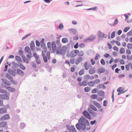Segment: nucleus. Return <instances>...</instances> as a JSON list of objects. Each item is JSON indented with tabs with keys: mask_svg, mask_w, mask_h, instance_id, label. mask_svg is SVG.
<instances>
[{
	"mask_svg": "<svg viewBox=\"0 0 132 132\" xmlns=\"http://www.w3.org/2000/svg\"><path fill=\"white\" fill-rule=\"evenodd\" d=\"M56 43L57 45L56 50L55 52L57 54H64L66 52V47L65 46H62L61 43L60 42L59 40L56 41Z\"/></svg>",
	"mask_w": 132,
	"mask_h": 132,
	"instance_id": "nucleus-1",
	"label": "nucleus"
},
{
	"mask_svg": "<svg viewBox=\"0 0 132 132\" xmlns=\"http://www.w3.org/2000/svg\"><path fill=\"white\" fill-rule=\"evenodd\" d=\"M79 122L83 127L82 128L83 130H85L86 126H89V122L87 119L83 116L81 117L79 120Z\"/></svg>",
	"mask_w": 132,
	"mask_h": 132,
	"instance_id": "nucleus-2",
	"label": "nucleus"
},
{
	"mask_svg": "<svg viewBox=\"0 0 132 132\" xmlns=\"http://www.w3.org/2000/svg\"><path fill=\"white\" fill-rule=\"evenodd\" d=\"M47 51L46 48H44V50L42 51V55L43 57L44 61L45 62H47V58L49 59V57L50 56V52L49 51L47 52L46 53V56L45 55V54L46 53Z\"/></svg>",
	"mask_w": 132,
	"mask_h": 132,
	"instance_id": "nucleus-3",
	"label": "nucleus"
},
{
	"mask_svg": "<svg viewBox=\"0 0 132 132\" xmlns=\"http://www.w3.org/2000/svg\"><path fill=\"white\" fill-rule=\"evenodd\" d=\"M79 52V50H73L70 52L69 56L71 57H73L76 56Z\"/></svg>",
	"mask_w": 132,
	"mask_h": 132,
	"instance_id": "nucleus-4",
	"label": "nucleus"
},
{
	"mask_svg": "<svg viewBox=\"0 0 132 132\" xmlns=\"http://www.w3.org/2000/svg\"><path fill=\"white\" fill-rule=\"evenodd\" d=\"M51 46L52 51L53 52H55L56 50L57 47L54 42H53L51 43Z\"/></svg>",
	"mask_w": 132,
	"mask_h": 132,
	"instance_id": "nucleus-5",
	"label": "nucleus"
},
{
	"mask_svg": "<svg viewBox=\"0 0 132 132\" xmlns=\"http://www.w3.org/2000/svg\"><path fill=\"white\" fill-rule=\"evenodd\" d=\"M7 123L5 121H3L0 122V128H3L6 127L8 128L7 126Z\"/></svg>",
	"mask_w": 132,
	"mask_h": 132,
	"instance_id": "nucleus-6",
	"label": "nucleus"
},
{
	"mask_svg": "<svg viewBox=\"0 0 132 132\" xmlns=\"http://www.w3.org/2000/svg\"><path fill=\"white\" fill-rule=\"evenodd\" d=\"M10 118V116L9 114H7L4 115L0 118L1 121H4L7 120Z\"/></svg>",
	"mask_w": 132,
	"mask_h": 132,
	"instance_id": "nucleus-7",
	"label": "nucleus"
},
{
	"mask_svg": "<svg viewBox=\"0 0 132 132\" xmlns=\"http://www.w3.org/2000/svg\"><path fill=\"white\" fill-rule=\"evenodd\" d=\"M83 114L87 118L91 119V117L89 114L86 110H84L83 112Z\"/></svg>",
	"mask_w": 132,
	"mask_h": 132,
	"instance_id": "nucleus-8",
	"label": "nucleus"
},
{
	"mask_svg": "<svg viewBox=\"0 0 132 132\" xmlns=\"http://www.w3.org/2000/svg\"><path fill=\"white\" fill-rule=\"evenodd\" d=\"M1 80L3 83L5 85L7 86H10V85L11 84L9 82L7 81V79H5L4 78L1 79Z\"/></svg>",
	"mask_w": 132,
	"mask_h": 132,
	"instance_id": "nucleus-9",
	"label": "nucleus"
},
{
	"mask_svg": "<svg viewBox=\"0 0 132 132\" xmlns=\"http://www.w3.org/2000/svg\"><path fill=\"white\" fill-rule=\"evenodd\" d=\"M76 126L77 129L79 130L81 129L83 130H85L82 129V128H83V127L80 123H79V124L78 123L76 124Z\"/></svg>",
	"mask_w": 132,
	"mask_h": 132,
	"instance_id": "nucleus-10",
	"label": "nucleus"
},
{
	"mask_svg": "<svg viewBox=\"0 0 132 132\" xmlns=\"http://www.w3.org/2000/svg\"><path fill=\"white\" fill-rule=\"evenodd\" d=\"M7 112V109L5 108H0V113L4 114Z\"/></svg>",
	"mask_w": 132,
	"mask_h": 132,
	"instance_id": "nucleus-11",
	"label": "nucleus"
},
{
	"mask_svg": "<svg viewBox=\"0 0 132 132\" xmlns=\"http://www.w3.org/2000/svg\"><path fill=\"white\" fill-rule=\"evenodd\" d=\"M24 51L27 53L31 54V52L30 48L28 46H26L25 48Z\"/></svg>",
	"mask_w": 132,
	"mask_h": 132,
	"instance_id": "nucleus-12",
	"label": "nucleus"
},
{
	"mask_svg": "<svg viewBox=\"0 0 132 132\" xmlns=\"http://www.w3.org/2000/svg\"><path fill=\"white\" fill-rule=\"evenodd\" d=\"M30 47L31 50L32 51H34L35 50V44L34 42L32 41L31 42Z\"/></svg>",
	"mask_w": 132,
	"mask_h": 132,
	"instance_id": "nucleus-13",
	"label": "nucleus"
},
{
	"mask_svg": "<svg viewBox=\"0 0 132 132\" xmlns=\"http://www.w3.org/2000/svg\"><path fill=\"white\" fill-rule=\"evenodd\" d=\"M83 59L82 57H80L78 58L76 61L75 63L76 64H78Z\"/></svg>",
	"mask_w": 132,
	"mask_h": 132,
	"instance_id": "nucleus-14",
	"label": "nucleus"
},
{
	"mask_svg": "<svg viewBox=\"0 0 132 132\" xmlns=\"http://www.w3.org/2000/svg\"><path fill=\"white\" fill-rule=\"evenodd\" d=\"M70 131H71L72 132H77V130L75 128L74 126H71L70 127V128L68 129Z\"/></svg>",
	"mask_w": 132,
	"mask_h": 132,
	"instance_id": "nucleus-15",
	"label": "nucleus"
},
{
	"mask_svg": "<svg viewBox=\"0 0 132 132\" xmlns=\"http://www.w3.org/2000/svg\"><path fill=\"white\" fill-rule=\"evenodd\" d=\"M6 88L9 91L12 92H14L15 90V89L12 87H6Z\"/></svg>",
	"mask_w": 132,
	"mask_h": 132,
	"instance_id": "nucleus-16",
	"label": "nucleus"
},
{
	"mask_svg": "<svg viewBox=\"0 0 132 132\" xmlns=\"http://www.w3.org/2000/svg\"><path fill=\"white\" fill-rule=\"evenodd\" d=\"M17 72L21 76H22L23 75V72L21 70L18 69H17Z\"/></svg>",
	"mask_w": 132,
	"mask_h": 132,
	"instance_id": "nucleus-17",
	"label": "nucleus"
},
{
	"mask_svg": "<svg viewBox=\"0 0 132 132\" xmlns=\"http://www.w3.org/2000/svg\"><path fill=\"white\" fill-rule=\"evenodd\" d=\"M10 82H12V83L13 84L15 85L17 84V82L16 81L13 80V77H12L10 76Z\"/></svg>",
	"mask_w": 132,
	"mask_h": 132,
	"instance_id": "nucleus-18",
	"label": "nucleus"
},
{
	"mask_svg": "<svg viewBox=\"0 0 132 132\" xmlns=\"http://www.w3.org/2000/svg\"><path fill=\"white\" fill-rule=\"evenodd\" d=\"M93 104L95 105L97 107L100 108L101 107V105L100 104L97 102L94 101L93 102Z\"/></svg>",
	"mask_w": 132,
	"mask_h": 132,
	"instance_id": "nucleus-19",
	"label": "nucleus"
},
{
	"mask_svg": "<svg viewBox=\"0 0 132 132\" xmlns=\"http://www.w3.org/2000/svg\"><path fill=\"white\" fill-rule=\"evenodd\" d=\"M85 68L86 70H88L89 68V66L87 62H85L84 64Z\"/></svg>",
	"mask_w": 132,
	"mask_h": 132,
	"instance_id": "nucleus-20",
	"label": "nucleus"
},
{
	"mask_svg": "<svg viewBox=\"0 0 132 132\" xmlns=\"http://www.w3.org/2000/svg\"><path fill=\"white\" fill-rule=\"evenodd\" d=\"M104 92L103 91L100 90L99 91L98 93V95L100 96H103L104 95Z\"/></svg>",
	"mask_w": 132,
	"mask_h": 132,
	"instance_id": "nucleus-21",
	"label": "nucleus"
},
{
	"mask_svg": "<svg viewBox=\"0 0 132 132\" xmlns=\"http://www.w3.org/2000/svg\"><path fill=\"white\" fill-rule=\"evenodd\" d=\"M105 69L104 68H103L99 69L98 70V72L100 73H103L105 72Z\"/></svg>",
	"mask_w": 132,
	"mask_h": 132,
	"instance_id": "nucleus-22",
	"label": "nucleus"
},
{
	"mask_svg": "<svg viewBox=\"0 0 132 132\" xmlns=\"http://www.w3.org/2000/svg\"><path fill=\"white\" fill-rule=\"evenodd\" d=\"M62 41L63 43H66L68 42V40L66 38H64L62 39Z\"/></svg>",
	"mask_w": 132,
	"mask_h": 132,
	"instance_id": "nucleus-23",
	"label": "nucleus"
},
{
	"mask_svg": "<svg viewBox=\"0 0 132 132\" xmlns=\"http://www.w3.org/2000/svg\"><path fill=\"white\" fill-rule=\"evenodd\" d=\"M22 59L23 61L24 62L27 63H28L29 61L28 59L25 56H22Z\"/></svg>",
	"mask_w": 132,
	"mask_h": 132,
	"instance_id": "nucleus-24",
	"label": "nucleus"
},
{
	"mask_svg": "<svg viewBox=\"0 0 132 132\" xmlns=\"http://www.w3.org/2000/svg\"><path fill=\"white\" fill-rule=\"evenodd\" d=\"M16 60L19 62H21L22 61L21 58L18 56H16L15 57Z\"/></svg>",
	"mask_w": 132,
	"mask_h": 132,
	"instance_id": "nucleus-25",
	"label": "nucleus"
},
{
	"mask_svg": "<svg viewBox=\"0 0 132 132\" xmlns=\"http://www.w3.org/2000/svg\"><path fill=\"white\" fill-rule=\"evenodd\" d=\"M98 88H95L93 89L91 91V92L92 93H96L97 92L98 90Z\"/></svg>",
	"mask_w": 132,
	"mask_h": 132,
	"instance_id": "nucleus-26",
	"label": "nucleus"
},
{
	"mask_svg": "<svg viewBox=\"0 0 132 132\" xmlns=\"http://www.w3.org/2000/svg\"><path fill=\"white\" fill-rule=\"evenodd\" d=\"M78 53V56L79 57H81L84 54V52L82 51H81L80 52L79 51Z\"/></svg>",
	"mask_w": 132,
	"mask_h": 132,
	"instance_id": "nucleus-27",
	"label": "nucleus"
},
{
	"mask_svg": "<svg viewBox=\"0 0 132 132\" xmlns=\"http://www.w3.org/2000/svg\"><path fill=\"white\" fill-rule=\"evenodd\" d=\"M84 69H81L80 70L79 72V75L81 76L84 74Z\"/></svg>",
	"mask_w": 132,
	"mask_h": 132,
	"instance_id": "nucleus-28",
	"label": "nucleus"
},
{
	"mask_svg": "<svg viewBox=\"0 0 132 132\" xmlns=\"http://www.w3.org/2000/svg\"><path fill=\"white\" fill-rule=\"evenodd\" d=\"M90 78V76L88 75H87L85 77L84 79L85 81H87Z\"/></svg>",
	"mask_w": 132,
	"mask_h": 132,
	"instance_id": "nucleus-29",
	"label": "nucleus"
},
{
	"mask_svg": "<svg viewBox=\"0 0 132 132\" xmlns=\"http://www.w3.org/2000/svg\"><path fill=\"white\" fill-rule=\"evenodd\" d=\"M125 49L123 48H120V53L121 54H123L125 52Z\"/></svg>",
	"mask_w": 132,
	"mask_h": 132,
	"instance_id": "nucleus-30",
	"label": "nucleus"
},
{
	"mask_svg": "<svg viewBox=\"0 0 132 132\" xmlns=\"http://www.w3.org/2000/svg\"><path fill=\"white\" fill-rule=\"evenodd\" d=\"M122 87H120L117 90V91L118 92H123V90L122 89Z\"/></svg>",
	"mask_w": 132,
	"mask_h": 132,
	"instance_id": "nucleus-31",
	"label": "nucleus"
},
{
	"mask_svg": "<svg viewBox=\"0 0 132 132\" xmlns=\"http://www.w3.org/2000/svg\"><path fill=\"white\" fill-rule=\"evenodd\" d=\"M130 65L129 63L125 65L126 69L127 70H129L130 69Z\"/></svg>",
	"mask_w": 132,
	"mask_h": 132,
	"instance_id": "nucleus-32",
	"label": "nucleus"
},
{
	"mask_svg": "<svg viewBox=\"0 0 132 132\" xmlns=\"http://www.w3.org/2000/svg\"><path fill=\"white\" fill-rule=\"evenodd\" d=\"M4 98L3 100H7L9 99V96L7 94H4Z\"/></svg>",
	"mask_w": 132,
	"mask_h": 132,
	"instance_id": "nucleus-33",
	"label": "nucleus"
},
{
	"mask_svg": "<svg viewBox=\"0 0 132 132\" xmlns=\"http://www.w3.org/2000/svg\"><path fill=\"white\" fill-rule=\"evenodd\" d=\"M101 64L103 65H104L105 64V61L104 59H102L101 60Z\"/></svg>",
	"mask_w": 132,
	"mask_h": 132,
	"instance_id": "nucleus-34",
	"label": "nucleus"
},
{
	"mask_svg": "<svg viewBox=\"0 0 132 132\" xmlns=\"http://www.w3.org/2000/svg\"><path fill=\"white\" fill-rule=\"evenodd\" d=\"M75 70V68L74 66H72L71 67L70 69V71L71 72H74Z\"/></svg>",
	"mask_w": 132,
	"mask_h": 132,
	"instance_id": "nucleus-35",
	"label": "nucleus"
},
{
	"mask_svg": "<svg viewBox=\"0 0 132 132\" xmlns=\"http://www.w3.org/2000/svg\"><path fill=\"white\" fill-rule=\"evenodd\" d=\"M97 97V95L96 94H93L91 95V98L93 99H95Z\"/></svg>",
	"mask_w": 132,
	"mask_h": 132,
	"instance_id": "nucleus-36",
	"label": "nucleus"
},
{
	"mask_svg": "<svg viewBox=\"0 0 132 132\" xmlns=\"http://www.w3.org/2000/svg\"><path fill=\"white\" fill-rule=\"evenodd\" d=\"M51 43L48 42L47 43V46L48 48L50 50L51 49Z\"/></svg>",
	"mask_w": 132,
	"mask_h": 132,
	"instance_id": "nucleus-37",
	"label": "nucleus"
},
{
	"mask_svg": "<svg viewBox=\"0 0 132 132\" xmlns=\"http://www.w3.org/2000/svg\"><path fill=\"white\" fill-rule=\"evenodd\" d=\"M130 27H126L124 30V31L125 32H126L130 29Z\"/></svg>",
	"mask_w": 132,
	"mask_h": 132,
	"instance_id": "nucleus-38",
	"label": "nucleus"
},
{
	"mask_svg": "<svg viewBox=\"0 0 132 132\" xmlns=\"http://www.w3.org/2000/svg\"><path fill=\"white\" fill-rule=\"evenodd\" d=\"M20 68L23 70H24L25 69V67L22 64H21L19 65Z\"/></svg>",
	"mask_w": 132,
	"mask_h": 132,
	"instance_id": "nucleus-39",
	"label": "nucleus"
},
{
	"mask_svg": "<svg viewBox=\"0 0 132 132\" xmlns=\"http://www.w3.org/2000/svg\"><path fill=\"white\" fill-rule=\"evenodd\" d=\"M127 47L128 48L131 49L132 48V44L131 43H129L127 45Z\"/></svg>",
	"mask_w": 132,
	"mask_h": 132,
	"instance_id": "nucleus-40",
	"label": "nucleus"
},
{
	"mask_svg": "<svg viewBox=\"0 0 132 132\" xmlns=\"http://www.w3.org/2000/svg\"><path fill=\"white\" fill-rule=\"evenodd\" d=\"M100 82V81L98 79H97L94 81L93 83L94 84H98Z\"/></svg>",
	"mask_w": 132,
	"mask_h": 132,
	"instance_id": "nucleus-41",
	"label": "nucleus"
},
{
	"mask_svg": "<svg viewBox=\"0 0 132 132\" xmlns=\"http://www.w3.org/2000/svg\"><path fill=\"white\" fill-rule=\"evenodd\" d=\"M85 46V45L84 44V43H81L79 44V46L80 48H82L84 47Z\"/></svg>",
	"mask_w": 132,
	"mask_h": 132,
	"instance_id": "nucleus-42",
	"label": "nucleus"
},
{
	"mask_svg": "<svg viewBox=\"0 0 132 132\" xmlns=\"http://www.w3.org/2000/svg\"><path fill=\"white\" fill-rule=\"evenodd\" d=\"M115 31L113 32L111 34V38H113L115 36Z\"/></svg>",
	"mask_w": 132,
	"mask_h": 132,
	"instance_id": "nucleus-43",
	"label": "nucleus"
},
{
	"mask_svg": "<svg viewBox=\"0 0 132 132\" xmlns=\"http://www.w3.org/2000/svg\"><path fill=\"white\" fill-rule=\"evenodd\" d=\"M117 66V64H115L113 65L111 67V68L113 70H114L115 68H116Z\"/></svg>",
	"mask_w": 132,
	"mask_h": 132,
	"instance_id": "nucleus-44",
	"label": "nucleus"
},
{
	"mask_svg": "<svg viewBox=\"0 0 132 132\" xmlns=\"http://www.w3.org/2000/svg\"><path fill=\"white\" fill-rule=\"evenodd\" d=\"M100 56V55L98 54H96V56L95 57V60H97L98 59V57Z\"/></svg>",
	"mask_w": 132,
	"mask_h": 132,
	"instance_id": "nucleus-45",
	"label": "nucleus"
},
{
	"mask_svg": "<svg viewBox=\"0 0 132 132\" xmlns=\"http://www.w3.org/2000/svg\"><path fill=\"white\" fill-rule=\"evenodd\" d=\"M85 90L86 92H88L90 90V88L88 87H86L85 88Z\"/></svg>",
	"mask_w": 132,
	"mask_h": 132,
	"instance_id": "nucleus-46",
	"label": "nucleus"
},
{
	"mask_svg": "<svg viewBox=\"0 0 132 132\" xmlns=\"http://www.w3.org/2000/svg\"><path fill=\"white\" fill-rule=\"evenodd\" d=\"M127 54L128 55H130L131 54V51L129 49H127L126 51Z\"/></svg>",
	"mask_w": 132,
	"mask_h": 132,
	"instance_id": "nucleus-47",
	"label": "nucleus"
},
{
	"mask_svg": "<svg viewBox=\"0 0 132 132\" xmlns=\"http://www.w3.org/2000/svg\"><path fill=\"white\" fill-rule=\"evenodd\" d=\"M31 35V33H30V34H28L24 36V37H23L22 38V40H23L24 39L26 38V37H28V36L30 35Z\"/></svg>",
	"mask_w": 132,
	"mask_h": 132,
	"instance_id": "nucleus-48",
	"label": "nucleus"
},
{
	"mask_svg": "<svg viewBox=\"0 0 132 132\" xmlns=\"http://www.w3.org/2000/svg\"><path fill=\"white\" fill-rule=\"evenodd\" d=\"M75 60L74 59H71L70 60V62L71 64H73L75 63Z\"/></svg>",
	"mask_w": 132,
	"mask_h": 132,
	"instance_id": "nucleus-49",
	"label": "nucleus"
},
{
	"mask_svg": "<svg viewBox=\"0 0 132 132\" xmlns=\"http://www.w3.org/2000/svg\"><path fill=\"white\" fill-rule=\"evenodd\" d=\"M35 42L36 45L38 47L40 45V44L39 41L38 40H36Z\"/></svg>",
	"mask_w": 132,
	"mask_h": 132,
	"instance_id": "nucleus-50",
	"label": "nucleus"
},
{
	"mask_svg": "<svg viewBox=\"0 0 132 132\" xmlns=\"http://www.w3.org/2000/svg\"><path fill=\"white\" fill-rule=\"evenodd\" d=\"M6 91L4 89H0V93H5Z\"/></svg>",
	"mask_w": 132,
	"mask_h": 132,
	"instance_id": "nucleus-51",
	"label": "nucleus"
},
{
	"mask_svg": "<svg viewBox=\"0 0 132 132\" xmlns=\"http://www.w3.org/2000/svg\"><path fill=\"white\" fill-rule=\"evenodd\" d=\"M90 38H87L84 40V42H87L89 41H90Z\"/></svg>",
	"mask_w": 132,
	"mask_h": 132,
	"instance_id": "nucleus-52",
	"label": "nucleus"
},
{
	"mask_svg": "<svg viewBox=\"0 0 132 132\" xmlns=\"http://www.w3.org/2000/svg\"><path fill=\"white\" fill-rule=\"evenodd\" d=\"M34 56L35 57L36 59H37L39 58V56L36 53H34L33 54Z\"/></svg>",
	"mask_w": 132,
	"mask_h": 132,
	"instance_id": "nucleus-53",
	"label": "nucleus"
},
{
	"mask_svg": "<svg viewBox=\"0 0 132 132\" xmlns=\"http://www.w3.org/2000/svg\"><path fill=\"white\" fill-rule=\"evenodd\" d=\"M82 86H86L87 85V82L86 81H84L82 82Z\"/></svg>",
	"mask_w": 132,
	"mask_h": 132,
	"instance_id": "nucleus-54",
	"label": "nucleus"
},
{
	"mask_svg": "<svg viewBox=\"0 0 132 132\" xmlns=\"http://www.w3.org/2000/svg\"><path fill=\"white\" fill-rule=\"evenodd\" d=\"M91 109H93L95 111H97V110L96 108L93 105H91Z\"/></svg>",
	"mask_w": 132,
	"mask_h": 132,
	"instance_id": "nucleus-55",
	"label": "nucleus"
},
{
	"mask_svg": "<svg viewBox=\"0 0 132 132\" xmlns=\"http://www.w3.org/2000/svg\"><path fill=\"white\" fill-rule=\"evenodd\" d=\"M120 63L121 64H124L125 63V61L121 59L120 60Z\"/></svg>",
	"mask_w": 132,
	"mask_h": 132,
	"instance_id": "nucleus-56",
	"label": "nucleus"
},
{
	"mask_svg": "<svg viewBox=\"0 0 132 132\" xmlns=\"http://www.w3.org/2000/svg\"><path fill=\"white\" fill-rule=\"evenodd\" d=\"M82 80V78L81 77H78L77 78V80L78 82H80Z\"/></svg>",
	"mask_w": 132,
	"mask_h": 132,
	"instance_id": "nucleus-57",
	"label": "nucleus"
},
{
	"mask_svg": "<svg viewBox=\"0 0 132 132\" xmlns=\"http://www.w3.org/2000/svg\"><path fill=\"white\" fill-rule=\"evenodd\" d=\"M40 43L41 45V46L42 47L43 46L45 45V44L44 43V41L42 40L40 41Z\"/></svg>",
	"mask_w": 132,
	"mask_h": 132,
	"instance_id": "nucleus-58",
	"label": "nucleus"
},
{
	"mask_svg": "<svg viewBox=\"0 0 132 132\" xmlns=\"http://www.w3.org/2000/svg\"><path fill=\"white\" fill-rule=\"evenodd\" d=\"M96 36L95 35H92L91 36V40H93L95 38Z\"/></svg>",
	"mask_w": 132,
	"mask_h": 132,
	"instance_id": "nucleus-59",
	"label": "nucleus"
},
{
	"mask_svg": "<svg viewBox=\"0 0 132 132\" xmlns=\"http://www.w3.org/2000/svg\"><path fill=\"white\" fill-rule=\"evenodd\" d=\"M104 56L106 58H108L109 56V54L105 53L104 54Z\"/></svg>",
	"mask_w": 132,
	"mask_h": 132,
	"instance_id": "nucleus-60",
	"label": "nucleus"
},
{
	"mask_svg": "<svg viewBox=\"0 0 132 132\" xmlns=\"http://www.w3.org/2000/svg\"><path fill=\"white\" fill-rule=\"evenodd\" d=\"M113 49L114 50L116 51H118V48L117 46H114L113 47Z\"/></svg>",
	"mask_w": 132,
	"mask_h": 132,
	"instance_id": "nucleus-61",
	"label": "nucleus"
},
{
	"mask_svg": "<svg viewBox=\"0 0 132 132\" xmlns=\"http://www.w3.org/2000/svg\"><path fill=\"white\" fill-rule=\"evenodd\" d=\"M107 102L106 100H104L103 102V105L104 106H106V105Z\"/></svg>",
	"mask_w": 132,
	"mask_h": 132,
	"instance_id": "nucleus-62",
	"label": "nucleus"
},
{
	"mask_svg": "<svg viewBox=\"0 0 132 132\" xmlns=\"http://www.w3.org/2000/svg\"><path fill=\"white\" fill-rule=\"evenodd\" d=\"M125 76V75L123 74H121L119 75L118 77L119 78H121L124 77Z\"/></svg>",
	"mask_w": 132,
	"mask_h": 132,
	"instance_id": "nucleus-63",
	"label": "nucleus"
},
{
	"mask_svg": "<svg viewBox=\"0 0 132 132\" xmlns=\"http://www.w3.org/2000/svg\"><path fill=\"white\" fill-rule=\"evenodd\" d=\"M78 43H77L74 46V47L75 48H77L78 47Z\"/></svg>",
	"mask_w": 132,
	"mask_h": 132,
	"instance_id": "nucleus-64",
	"label": "nucleus"
}]
</instances>
